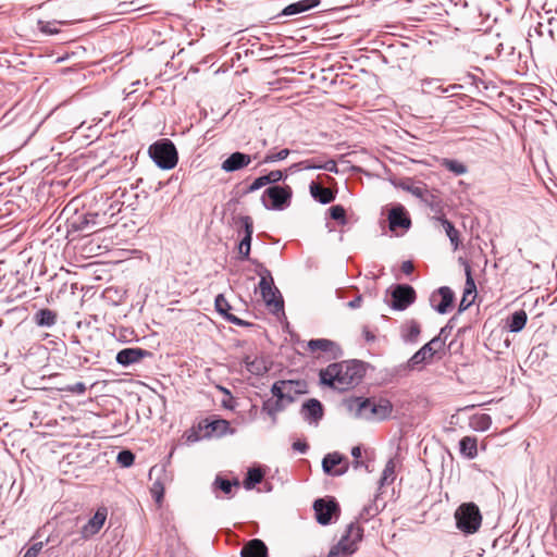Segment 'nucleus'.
<instances>
[{
    "label": "nucleus",
    "instance_id": "nucleus-1",
    "mask_svg": "<svg viewBox=\"0 0 557 557\" xmlns=\"http://www.w3.org/2000/svg\"><path fill=\"white\" fill-rule=\"evenodd\" d=\"M364 375V366L361 361L349 360L331 363L320 371V381L334 389L345 391L359 383Z\"/></svg>",
    "mask_w": 557,
    "mask_h": 557
},
{
    "label": "nucleus",
    "instance_id": "nucleus-2",
    "mask_svg": "<svg viewBox=\"0 0 557 557\" xmlns=\"http://www.w3.org/2000/svg\"><path fill=\"white\" fill-rule=\"evenodd\" d=\"M348 409L355 411L359 418L367 420H384L393 411V405L388 399L379 400L363 397H356L348 401Z\"/></svg>",
    "mask_w": 557,
    "mask_h": 557
},
{
    "label": "nucleus",
    "instance_id": "nucleus-3",
    "mask_svg": "<svg viewBox=\"0 0 557 557\" xmlns=\"http://www.w3.org/2000/svg\"><path fill=\"white\" fill-rule=\"evenodd\" d=\"M362 536L363 529L358 522L349 523L338 543L330 549L327 557L351 556L358 549L357 544L362 540Z\"/></svg>",
    "mask_w": 557,
    "mask_h": 557
},
{
    "label": "nucleus",
    "instance_id": "nucleus-4",
    "mask_svg": "<svg viewBox=\"0 0 557 557\" xmlns=\"http://www.w3.org/2000/svg\"><path fill=\"white\" fill-rule=\"evenodd\" d=\"M258 275L260 276L259 289L260 294L268 306H272L274 310H282L284 301L278 289L274 286V281L270 270L263 264L258 263Z\"/></svg>",
    "mask_w": 557,
    "mask_h": 557
},
{
    "label": "nucleus",
    "instance_id": "nucleus-5",
    "mask_svg": "<svg viewBox=\"0 0 557 557\" xmlns=\"http://www.w3.org/2000/svg\"><path fill=\"white\" fill-rule=\"evenodd\" d=\"M149 156L163 170H171L178 161L177 150L170 139H162L149 147Z\"/></svg>",
    "mask_w": 557,
    "mask_h": 557
},
{
    "label": "nucleus",
    "instance_id": "nucleus-6",
    "mask_svg": "<svg viewBox=\"0 0 557 557\" xmlns=\"http://www.w3.org/2000/svg\"><path fill=\"white\" fill-rule=\"evenodd\" d=\"M457 528L467 534L476 532L482 522L479 507L473 503L462 504L455 512Z\"/></svg>",
    "mask_w": 557,
    "mask_h": 557
},
{
    "label": "nucleus",
    "instance_id": "nucleus-7",
    "mask_svg": "<svg viewBox=\"0 0 557 557\" xmlns=\"http://www.w3.org/2000/svg\"><path fill=\"white\" fill-rule=\"evenodd\" d=\"M292 188L285 186H271L267 188L262 195V203L267 209L282 210L289 206L292 199Z\"/></svg>",
    "mask_w": 557,
    "mask_h": 557
},
{
    "label": "nucleus",
    "instance_id": "nucleus-8",
    "mask_svg": "<svg viewBox=\"0 0 557 557\" xmlns=\"http://www.w3.org/2000/svg\"><path fill=\"white\" fill-rule=\"evenodd\" d=\"M313 510L318 523L327 525L332 522L333 517L338 518L341 509L338 503L330 498H319L313 503Z\"/></svg>",
    "mask_w": 557,
    "mask_h": 557
},
{
    "label": "nucleus",
    "instance_id": "nucleus-9",
    "mask_svg": "<svg viewBox=\"0 0 557 557\" xmlns=\"http://www.w3.org/2000/svg\"><path fill=\"white\" fill-rule=\"evenodd\" d=\"M392 301L389 306L394 310H406L416 300V290L407 284H397L391 290Z\"/></svg>",
    "mask_w": 557,
    "mask_h": 557
},
{
    "label": "nucleus",
    "instance_id": "nucleus-10",
    "mask_svg": "<svg viewBox=\"0 0 557 557\" xmlns=\"http://www.w3.org/2000/svg\"><path fill=\"white\" fill-rule=\"evenodd\" d=\"M348 468L347 458L337 451L326 454L322 460V469L329 475L341 476L348 471Z\"/></svg>",
    "mask_w": 557,
    "mask_h": 557
},
{
    "label": "nucleus",
    "instance_id": "nucleus-11",
    "mask_svg": "<svg viewBox=\"0 0 557 557\" xmlns=\"http://www.w3.org/2000/svg\"><path fill=\"white\" fill-rule=\"evenodd\" d=\"M199 430H205V436H224L226 434H234L235 430L231 428V424L227 420L224 419H215L212 421H208L207 419L199 423Z\"/></svg>",
    "mask_w": 557,
    "mask_h": 557
},
{
    "label": "nucleus",
    "instance_id": "nucleus-12",
    "mask_svg": "<svg viewBox=\"0 0 557 557\" xmlns=\"http://www.w3.org/2000/svg\"><path fill=\"white\" fill-rule=\"evenodd\" d=\"M152 354L149 350L139 347H129L120 350L116 354L115 360L123 367H129L132 364L140 362L146 357H151Z\"/></svg>",
    "mask_w": 557,
    "mask_h": 557
},
{
    "label": "nucleus",
    "instance_id": "nucleus-13",
    "mask_svg": "<svg viewBox=\"0 0 557 557\" xmlns=\"http://www.w3.org/2000/svg\"><path fill=\"white\" fill-rule=\"evenodd\" d=\"M108 516V509L106 507H99L95 515L87 521L82 528L81 534L83 539H89L97 534L103 527Z\"/></svg>",
    "mask_w": 557,
    "mask_h": 557
},
{
    "label": "nucleus",
    "instance_id": "nucleus-14",
    "mask_svg": "<svg viewBox=\"0 0 557 557\" xmlns=\"http://www.w3.org/2000/svg\"><path fill=\"white\" fill-rule=\"evenodd\" d=\"M387 219L389 223V230L393 232L398 227L408 230L411 225V220L405 207L400 203L395 205L389 209Z\"/></svg>",
    "mask_w": 557,
    "mask_h": 557
},
{
    "label": "nucleus",
    "instance_id": "nucleus-15",
    "mask_svg": "<svg viewBox=\"0 0 557 557\" xmlns=\"http://www.w3.org/2000/svg\"><path fill=\"white\" fill-rule=\"evenodd\" d=\"M252 161L251 156L235 151L231 153L222 163L221 169L226 173H232L239 171L246 166H248Z\"/></svg>",
    "mask_w": 557,
    "mask_h": 557
},
{
    "label": "nucleus",
    "instance_id": "nucleus-16",
    "mask_svg": "<svg viewBox=\"0 0 557 557\" xmlns=\"http://www.w3.org/2000/svg\"><path fill=\"white\" fill-rule=\"evenodd\" d=\"M307 347L311 352L322 351V352L327 354V356L330 358H337V357L342 356V350H341L339 346L331 339H326V338L310 339L307 344Z\"/></svg>",
    "mask_w": 557,
    "mask_h": 557
},
{
    "label": "nucleus",
    "instance_id": "nucleus-17",
    "mask_svg": "<svg viewBox=\"0 0 557 557\" xmlns=\"http://www.w3.org/2000/svg\"><path fill=\"white\" fill-rule=\"evenodd\" d=\"M301 414L309 423H318L323 417L322 404L315 398L308 399L301 407Z\"/></svg>",
    "mask_w": 557,
    "mask_h": 557
},
{
    "label": "nucleus",
    "instance_id": "nucleus-18",
    "mask_svg": "<svg viewBox=\"0 0 557 557\" xmlns=\"http://www.w3.org/2000/svg\"><path fill=\"white\" fill-rule=\"evenodd\" d=\"M215 310L225 318L228 322L238 325V326H246L249 325L248 322H245L244 320L237 318L236 315L230 313V310L232 309L231 305L226 300L223 294H219L215 297L214 300Z\"/></svg>",
    "mask_w": 557,
    "mask_h": 557
},
{
    "label": "nucleus",
    "instance_id": "nucleus-19",
    "mask_svg": "<svg viewBox=\"0 0 557 557\" xmlns=\"http://www.w3.org/2000/svg\"><path fill=\"white\" fill-rule=\"evenodd\" d=\"M290 169H305V170H325L327 172L337 173V164L334 160H327L325 162H319L317 160H305L299 163H295Z\"/></svg>",
    "mask_w": 557,
    "mask_h": 557
},
{
    "label": "nucleus",
    "instance_id": "nucleus-20",
    "mask_svg": "<svg viewBox=\"0 0 557 557\" xmlns=\"http://www.w3.org/2000/svg\"><path fill=\"white\" fill-rule=\"evenodd\" d=\"M242 557H268V547L259 539L250 540L240 552Z\"/></svg>",
    "mask_w": 557,
    "mask_h": 557
},
{
    "label": "nucleus",
    "instance_id": "nucleus-21",
    "mask_svg": "<svg viewBox=\"0 0 557 557\" xmlns=\"http://www.w3.org/2000/svg\"><path fill=\"white\" fill-rule=\"evenodd\" d=\"M320 4L319 0H299L297 2L286 5L280 15L292 16L307 12Z\"/></svg>",
    "mask_w": 557,
    "mask_h": 557
},
{
    "label": "nucleus",
    "instance_id": "nucleus-22",
    "mask_svg": "<svg viewBox=\"0 0 557 557\" xmlns=\"http://www.w3.org/2000/svg\"><path fill=\"white\" fill-rule=\"evenodd\" d=\"M430 352L429 346H422L418 351H416L411 358L407 361L405 368L409 371L421 370L425 363H428L432 358L428 356Z\"/></svg>",
    "mask_w": 557,
    "mask_h": 557
},
{
    "label": "nucleus",
    "instance_id": "nucleus-23",
    "mask_svg": "<svg viewBox=\"0 0 557 557\" xmlns=\"http://www.w3.org/2000/svg\"><path fill=\"white\" fill-rule=\"evenodd\" d=\"M100 214L98 212H88L77 218L75 222H73L72 226L76 231H89L90 228L98 227L101 223L98 221Z\"/></svg>",
    "mask_w": 557,
    "mask_h": 557
},
{
    "label": "nucleus",
    "instance_id": "nucleus-24",
    "mask_svg": "<svg viewBox=\"0 0 557 557\" xmlns=\"http://www.w3.org/2000/svg\"><path fill=\"white\" fill-rule=\"evenodd\" d=\"M421 333L420 324L416 320H409L401 325L400 336L405 343H417Z\"/></svg>",
    "mask_w": 557,
    "mask_h": 557
},
{
    "label": "nucleus",
    "instance_id": "nucleus-25",
    "mask_svg": "<svg viewBox=\"0 0 557 557\" xmlns=\"http://www.w3.org/2000/svg\"><path fill=\"white\" fill-rule=\"evenodd\" d=\"M309 189L311 196L322 205H327L335 199V195L331 189L322 187L315 182H311Z\"/></svg>",
    "mask_w": 557,
    "mask_h": 557
},
{
    "label": "nucleus",
    "instance_id": "nucleus-26",
    "mask_svg": "<svg viewBox=\"0 0 557 557\" xmlns=\"http://www.w3.org/2000/svg\"><path fill=\"white\" fill-rule=\"evenodd\" d=\"M246 369L253 375H263L268 372L269 367L262 357H249L247 356L244 360Z\"/></svg>",
    "mask_w": 557,
    "mask_h": 557
},
{
    "label": "nucleus",
    "instance_id": "nucleus-27",
    "mask_svg": "<svg viewBox=\"0 0 557 557\" xmlns=\"http://www.w3.org/2000/svg\"><path fill=\"white\" fill-rule=\"evenodd\" d=\"M437 294L441 297V301L434 308L438 313L444 314L453 305L454 292L448 286H442L437 289Z\"/></svg>",
    "mask_w": 557,
    "mask_h": 557
},
{
    "label": "nucleus",
    "instance_id": "nucleus-28",
    "mask_svg": "<svg viewBox=\"0 0 557 557\" xmlns=\"http://www.w3.org/2000/svg\"><path fill=\"white\" fill-rule=\"evenodd\" d=\"M286 401L282 399H273L269 398L262 404V412H265L268 416L272 418L273 424L276 423V414L284 410L286 406Z\"/></svg>",
    "mask_w": 557,
    "mask_h": 557
},
{
    "label": "nucleus",
    "instance_id": "nucleus-29",
    "mask_svg": "<svg viewBox=\"0 0 557 557\" xmlns=\"http://www.w3.org/2000/svg\"><path fill=\"white\" fill-rule=\"evenodd\" d=\"M460 454L467 459H473L478 455V442L475 437L465 436L459 442Z\"/></svg>",
    "mask_w": 557,
    "mask_h": 557
},
{
    "label": "nucleus",
    "instance_id": "nucleus-30",
    "mask_svg": "<svg viewBox=\"0 0 557 557\" xmlns=\"http://www.w3.org/2000/svg\"><path fill=\"white\" fill-rule=\"evenodd\" d=\"M34 320L38 326L51 327L57 323V313L51 309H40L35 313Z\"/></svg>",
    "mask_w": 557,
    "mask_h": 557
},
{
    "label": "nucleus",
    "instance_id": "nucleus-31",
    "mask_svg": "<svg viewBox=\"0 0 557 557\" xmlns=\"http://www.w3.org/2000/svg\"><path fill=\"white\" fill-rule=\"evenodd\" d=\"M527 313L523 310L515 311L507 321L508 330L512 333L520 332L527 324Z\"/></svg>",
    "mask_w": 557,
    "mask_h": 557
},
{
    "label": "nucleus",
    "instance_id": "nucleus-32",
    "mask_svg": "<svg viewBox=\"0 0 557 557\" xmlns=\"http://www.w3.org/2000/svg\"><path fill=\"white\" fill-rule=\"evenodd\" d=\"M401 188L407 190L414 197L421 199L422 201H428V197L431 196V191L426 188L424 184L421 183H403Z\"/></svg>",
    "mask_w": 557,
    "mask_h": 557
},
{
    "label": "nucleus",
    "instance_id": "nucleus-33",
    "mask_svg": "<svg viewBox=\"0 0 557 557\" xmlns=\"http://www.w3.org/2000/svg\"><path fill=\"white\" fill-rule=\"evenodd\" d=\"M213 487L219 488L225 495L231 497L232 493H233V488H236V490L239 488V481L237 479H235L234 481H230L220 475H216V478L213 482Z\"/></svg>",
    "mask_w": 557,
    "mask_h": 557
},
{
    "label": "nucleus",
    "instance_id": "nucleus-34",
    "mask_svg": "<svg viewBox=\"0 0 557 557\" xmlns=\"http://www.w3.org/2000/svg\"><path fill=\"white\" fill-rule=\"evenodd\" d=\"M492 425V418L486 413L474 414L470 419V426L479 432L488 430Z\"/></svg>",
    "mask_w": 557,
    "mask_h": 557
},
{
    "label": "nucleus",
    "instance_id": "nucleus-35",
    "mask_svg": "<svg viewBox=\"0 0 557 557\" xmlns=\"http://www.w3.org/2000/svg\"><path fill=\"white\" fill-rule=\"evenodd\" d=\"M440 221L446 232V235L448 236L450 244L453 245L454 249H458L459 247V232L455 228L454 224L448 221L446 218L442 216L440 218Z\"/></svg>",
    "mask_w": 557,
    "mask_h": 557
},
{
    "label": "nucleus",
    "instance_id": "nucleus-36",
    "mask_svg": "<svg viewBox=\"0 0 557 557\" xmlns=\"http://www.w3.org/2000/svg\"><path fill=\"white\" fill-rule=\"evenodd\" d=\"M263 475V471L259 468L249 469L244 480V487L246 490H252L258 483L262 481Z\"/></svg>",
    "mask_w": 557,
    "mask_h": 557
},
{
    "label": "nucleus",
    "instance_id": "nucleus-37",
    "mask_svg": "<svg viewBox=\"0 0 557 557\" xmlns=\"http://www.w3.org/2000/svg\"><path fill=\"white\" fill-rule=\"evenodd\" d=\"M442 166L455 175H463L468 172V168L462 162L455 159H443Z\"/></svg>",
    "mask_w": 557,
    "mask_h": 557
},
{
    "label": "nucleus",
    "instance_id": "nucleus-38",
    "mask_svg": "<svg viewBox=\"0 0 557 557\" xmlns=\"http://www.w3.org/2000/svg\"><path fill=\"white\" fill-rule=\"evenodd\" d=\"M290 381V386L286 387L284 396L286 404H292L295 400V395L304 392L305 383L301 381Z\"/></svg>",
    "mask_w": 557,
    "mask_h": 557
},
{
    "label": "nucleus",
    "instance_id": "nucleus-39",
    "mask_svg": "<svg viewBox=\"0 0 557 557\" xmlns=\"http://www.w3.org/2000/svg\"><path fill=\"white\" fill-rule=\"evenodd\" d=\"M395 468H396V465H395V461L394 459H389L386 465H385V468L382 472V476L380 479V485L381 486H384V485H387V484H391L395 481Z\"/></svg>",
    "mask_w": 557,
    "mask_h": 557
},
{
    "label": "nucleus",
    "instance_id": "nucleus-40",
    "mask_svg": "<svg viewBox=\"0 0 557 557\" xmlns=\"http://www.w3.org/2000/svg\"><path fill=\"white\" fill-rule=\"evenodd\" d=\"M63 24H66V22H62V21L45 22V21L39 20L37 23L38 29L45 35L59 34L60 29L57 26L63 25Z\"/></svg>",
    "mask_w": 557,
    "mask_h": 557
},
{
    "label": "nucleus",
    "instance_id": "nucleus-41",
    "mask_svg": "<svg viewBox=\"0 0 557 557\" xmlns=\"http://www.w3.org/2000/svg\"><path fill=\"white\" fill-rule=\"evenodd\" d=\"M421 85L423 91L429 94L435 91L447 92L449 90V88H443L442 85L440 84V79L436 78H425L422 81Z\"/></svg>",
    "mask_w": 557,
    "mask_h": 557
},
{
    "label": "nucleus",
    "instance_id": "nucleus-42",
    "mask_svg": "<svg viewBox=\"0 0 557 557\" xmlns=\"http://www.w3.org/2000/svg\"><path fill=\"white\" fill-rule=\"evenodd\" d=\"M465 273H466V286H465L463 292L466 293V296H475L476 286H475L473 277H472L471 268L469 264H466Z\"/></svg>",
    "mask_w": 557,
    "mask_h": 557
},
{
    "label": "nucleus",
    "instance_id": "nucleus-43",
    "mask_svg": "<svg viewBox=\"0 0 557 557\" xmlns=\"http://www.w3.org/2000/svg\"><path fill=\"white\" fill-rule=\"evenodd\" d=\"M379 513V508L374 502L366 505L359 513V519L367 522Z\"/></svg>",
    "mask_w": 557,
    "mask_h": 557
},
{
    "label": "nucleus",
    "instance_id": "nucleus-44",
    "mask_svg": "<svg viewBox=\"0 0 557 557\" xmlns=\"http://www.w3.org/2000/svg\"><path fill=\"white\" fill-rule=\"evenodd\" d=\"M288 386H290V381H276L271 387V393L276 399L285 400L284 393Z\"/></svg>",
    "mask_w": 557,
    "mask_h": 557
},
{
    "label": "nucleus",
    "instance_id": "nucleus-45",
    "mask_svg": "<svg viewBox=\"0 0 557 557\" xmlns=\"http://www.w3.org/2000/svg\"><path fill=\"white\" fill-rule=\"evenodd\" d=\"M135 456L131 450H121L117 454L116 461L122 467H131L134 463Z\"/></svg>",
    "mask_w": 557,
    "mask_h": 557
},
{
    "label": "nucleus",
    "instance_id": "nucleus-46",
    "mask_svg": "<svg viewBox=\"0 0 557 557\" xmlns=\"http://www.w3.org/2000/svg\"><path fill=\"white\" fill-rule=\"evenodd\" d=\"M290 153V150L285 148L280 150L278 152H269L263 159V163H272L276 161H281L286 159Z\"/></svg>",
    "mask_w": 557,
    "mask_h": 557
},
{
    "label": "nucleus",
    "instance_id": "nucleus-47",
    "mask_svg": "<svg viewBox=\"0 0 557 557\" xmlns=\"http://www.w3.org/2000/svg\"><path fill=\"white\" fill-rule=\"evenodd\" d=\"M251 240L252 238L243 237L238 245V252L240 255V259L248 260L250 256V248H251Z\"/></svg>",
    "mask_w": 557,
    "mask_h": 557
},
{
    "label": "nucleus",
    "instance_id": "nucleus-48",
    "mask_svg": "<svg viewBox=\"0 0 557 557\" xmlns=\"http://www.w3.org/2000/svg\"><path fill=\"white\" fill-rule=\"evenodd\" d=\"M150 492L153 496V498L156 499L157 503H160L163 498V495H164V486L162 484V482L157 479L152 485H151V488H150Z\"/></svg>",
    "mask_w": 557,
    "mask_h": 557
},
{
    "label": "nucleus",
    "instance_id": "nucleus-49",
    "mask_svg": "<svg viewBox=\"0 0 557 557\" xmlns=\"http://www.w3.org/2000/svg\"><path fill=\"white\" fill-rule=\"evenodd\" d=\"M239 221L243 225L245 235L244 237L252 238L253 234V221L249 215H243L239 218Z\"/></svg>",
    "mask_w": 557,
    "mask_h": 557
},
{
    "label": "nucleus",
    "instance_id": "nucleus-50",
    "mask_svg": "<svg viewBox=\"0 0 557 557\" xmlns=\"http://www.w3.org/2000/svg\"><path fill=\"white\" fill-rule=\"evenodd\" d=\"M265 185H268L265 177L263 175L259 176L244 190L243 195L255 193Z\"/></svg>",
    "mask_w": 557,
    "mask_h": 557
},
{
    "label": "nucleus",
    "instance_id": "nucleus-51",
    "mask_svg": "<svg viewBox=\"0 0 557 557\" xmlns=\"http://www.w3.org/2000/svg\"><path fill=\"white\" fill-rule=\"evenodd\" d=\"M330 215L333 220L335 221H341L342 223H345V218H346V212H345V209L339 206V205H336V206H333L330 208Z\"/></svg>",
    "mask_w": 557,
    "mask_h": 557
},
{
    "label": "nucleus",
    "instance_id": "nucleus-52",
    "mask_svg": "<svg viewBox=\"0 0 557 557\" xmlns=\"http://www.w3.org/2000/svg\"><path fill=\"white\" fill-rule=\"evenodd\" d=\"M423 346L430 347V352L428 354V356L432 358L437 352V350L444 346V341H442L441 337H433L429 343L424 344Z\"/></svg>",
    "mask_w": 557,
    "mask_h": 557
},
{
    "label": "nucleus",
    "instance_id": "nucleus-53",
    "mask_svg": "<svg viewBox=\"0 0 557 557\" xmlns=\"http://www.w3.org/2000/svg\"><path fill=\"white\" fill-rule=\"evenodd\" d=\"M263 176L265 177L268 185L277 183L285 178V175H284L283 171H281V170H273Z\"/></svg>",
    "mask_w": 557,
    "mask_h": 557
},
{
    "label": "nucleus",
    "instance_id": "nucleus-54",
    "mask_svg": "<svg viewBox=\"0 0 557 557\" xmlns=\"http://www.w3.org/2000/svg\"><path fill=\"white\" fill-rule=\"evenodd\" d=\"M86 389H87V387H86L85 383H83V382H77L75 384L67 385V386L61 388V391L70 392V393L77 394V395L85 394Z\"/></svg>",
    "mask_w": 557,
    "mask_h": 557
},
{
    "label": "nucleus",
    "instance_id": "nucleus-55",
    "mask_svg": "<svg viewBox=\"0 0 557 557\" xmlns=\"http://www.w3.org/2000/svg\"><path fill=\"white\" fill-rule=\"evenodd\" d=\"M44 547V542L34 543L25 552L23 557H38V554Z\"/></svg>",
    "mask_w": 557,
    "mask_h": 557
},
{
    "label": "nucleus",
    "instance_id": "nucleus-56",
    "mask_svg": "<svg viewBox=\"0 0 557 557\" xmlns=\"http://www.w3.org/2000/svg\"><path fill=\"white\" fill-rule=\"evenodd\" d=\"M469 297L470 296H466V293L463 292L462 298H461V300L459 302V307H458L459 312H463L465 310H467L474 301L475 296H471L470 299H469Z\"/></svg>",
    "mask_w": 557,
    "mask_h": 557
},
{
    "label": "nucleus",
    "instance_id": "nucleus-57",
    "mask_svg": "<svg viewBox=\"0 0 557 557\" xmlns=\"http://www.w3.org/2000/svg\"><path fill=\"white\" fill-rule=\"evenodd\" d=\"M454 320H455V318H451L448 321V323L444 327L441 329L440 334L436 337H441V339L445 342L454 327V325H453Z\"/></svg>",
    "mask_w": 557,
    "mask_h": 557
},
{
    "label": "nucleus",
    "instance_id": "nucleus-58",
    "mask_svg": "<svg viewBox=\"0 0 557 557\" xmlns=\"http://www.w3.org/2000/svg\"><path fill=\"white\" fill-rule=\"evenodd\" d=\"M351 456L355 458L354 467L358 469L361 466L359 458L361 457V448L359 446H355L351 449Z\"/></svg>",
    "mask_w": 557,
    "mask_h": 557
},
{
    "label": "nucleus",
    "instance_id": "nucleus-59",
    "mask_svg": "<svg viewBox=\"0 0 557 557\" xmlns=\"http://www.w3.org/2000/svg\"><path fill=\"white\" fill-rule=\"evenodd\" d=\"M424 202L435 211L440 209L441 201L432 193L431 196L428 197V201Z\"/></svg>",
    "mask_w": 557,
    "mask_h": 557
},
{
    "label": "nucleus",
    "instance_id": "nucleus-60",
    "mask_svg": "<svg viewBox=\"0 0 557 557\" xmlns=\"http://www.w3.org/2000/svg\"><path fill=\"white\" fill-rule=\"evenodd\" d=\"M309 446L305 442L297 441L293 444V449L299 451L300 454L307 453Z\"/></svg>",
    "mask_w": 557,
    "mask_h": 557
},
{
    "label": "nucleus",
    "instance_id": "nucleus-61",
    "mask_svg": "<svg viewBox=\"0 0 557 557\" xmlns=\"http://www.w3.org/2000/svg\"><path fill=\"white\" fill-rule=\"evenodd\" d=\"M361 304H362V296L361 295H358L357 297H355L352 300H350L347 306L350 308V309H358L361 307Z\"/></svg>",
    "mask_w": 557,
    "mask_h": 557
},
{
    "label": "nucleus",
    "instance_id": "nucleus-62",
    "mask_svg": "<svg viewBox=\"0 0 557 557\" xmlns=\"http://www.w3.org/2000/svg\"><path fill=\"white\" fill-rule=\"evenodd\" d=\"M401 271L405 273V274H410L412 271H413V264L411 261H405L403 262L401 264Z\"/></svg>",
    "mask_w": 557,
    "mask_h": 557
},
{
    "label": "nucleus",
    "instance_id": "nucleus-63",
    "mask_svg": "<svg viewBox=\"0 0 557 557\" xmlns=\"http://www.w3.org/2000/svg\"><path fill=\"white\" fill-rule=\"evenodd\" d=\"M156 471L161 472V471H162V469H157V467H152V468L150 469V471H149V476L151 478V476H152V474H153Z\"/></svg>",
    "mask_w": 557,
    "mask_h": 557
},
{
    "label": "nucleus",
    "instance_id": "nucleus-64",
    "mask_svg": "<svg viewBox=\"0 0 557 557\" xmlns=\"http://www.w3.org/2000/svg\"><path fill=\"white\" fill-rule=\"evenodd\" d=\"M366 338L367 341H373L374 339V336L371 335L369 332L366 333Z\"/></svg>",
    "mask_w": 557,
    "mask_h": 557
}]
</instances>
